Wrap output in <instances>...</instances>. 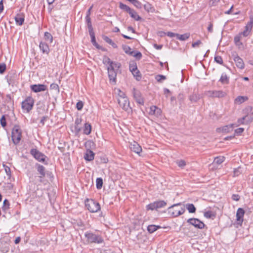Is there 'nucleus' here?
<instances>
[{
	"mask_svg": "<svg viewBox=\"0 0 253 253\" xmlns=\"http://www.w3.org/2000/svg\"><path fill=\"white\" fill-rule=\"evenodd\" d=\"M134 6L137 8L141 9L142 8V4L138 0H129V1Z\"/></svg>",
	"mask_w": 253,
	"mask_h": 253,
	"instance_id": "obj_43",
	"label": "nucleus"
},
{
	"mask_svg": "<svg viewBox=\"0 0 253 253\" xmlns=\"http://www.w3.org/2000/svg\"><path fill=\"white\" fill-rule=\"evenodd\" d=\"M133 97L135 99L136 101L139 104L143 105L144 104L143 98L141 96V93L139 91L133 89Z\"/></svg>",
	"mask_w": 253,
	"mask_h": 253,
	"instance_id": "obj_13",
	"label": "nucleus"
},
{
	"mask_svg": "<svg viewBox=\"0 0 253 253\" xmlns=\"http://www.w3.org/2000/svg\"><path fill=\"white\" fill-rule=\"evenodd\" d=\"M132 56L135 57L136 58L140 59L142 57V54L140 52H137L136 53H133Z\"/></svg>",
	"mask_w": 253,
	"mask_h": 253,
	"instance_id": "obj_60",
	"label": "nucleus"
},
{
	"mask_svg": "<svg viewBox=\"0 0 253 253\" xmlns=\"http://www.w3.org/2000/svg\"><path fill=\"white\" fill-rule=\"evenodd\" d=\"M34 101L32 97H28L22 103V108L26 110L28 112H29L33 108Z\"/></svg>",
	"mask_w": 253,
	"mask_h": 253,
	"instance_id": "obj_6",
	"label": "nucleus"
},
{
	"mask_svg": "<svg viewBox=\"0 0 253 253\" xmlns=\"http://www.w3.org/2000/svg\"><path fill=\"white\" fill-rule=\"evenodd\" d=\"M166 204V202L164 201H158L149 204L147 208L148 210H157L164 207Z\"/></svg>",
	"mask_w": 253,
	"mask_h": 253,
	"instance_id": "obj_7",
	"label": "nucleus"
},
{
	"mask_svg": "<svg viewBox=\"0 0 253 253\" xmlns=\"http://www.w3.org/2000/svg\"><path fill=\"white\" fill-rule=\"evenodd\" d=\"M190 37V34L189 33H185L183 35H179L178 34L176 35V37L177 39H178L180 41H185L187 39H188Z\"/></svg>",
	"mask_w": 253,
	"mask_h": 253,
	"instance_id": "obj_27",
	"label": "nucleus"
},
{
	"mask_svg": "<svg viewBox=\"0 0 253 253\" xmlns=\"http://www.w3.org/2000/svg\"><path fill=\"white\" fill-rule=\"evenodd\" d=\"M245 117H248V118L246 120H245L246 124H248L249 123L251 122L253 119L252 114H248L245 116Z\"/></svg>",
	"mask_w": 253,
	"mask_h": 253,
	"instance_id": "obj_51",
	"label": "nucleus"
},
{
	"mask_svg": "<svg viewBox=\"0 0 253 253\" xmlns=\"http://www.w3.org/2000/svg\"><path fill=\"white\" fill-rule=\"evenodd\" d=\"M220 0H211L209 4L211 6L215 5L218 1H219Z\"/></svg>",
	"mask_w": 253,
	"mask_h": 253,
	"instance_id": "obj_63",
	"label": "nucleus"
},
{
	"mask_svg": "<svg viewBox=\"0 0 253 253\" xmlns=\"http://www.w3.org/2000/svg\"><path fill=\"white\" fill-rule=\"evenodd\" d=\"M111 61L110 59V58L107 56H104L103 58V64L105 65H110V63H111Z\"/></svg>",
	"mask_w": 253,
	"mask_h": 253,
	"instance_id": "obj_50",
	"label": "nucleus"
},
{
	"mask_svg": "<svg viewBox=\"0 0 253 253\" xmlns=\"http://www.w3.org/2000/svg\"><path fill=\"white\" fill-rule=\"evenodd\" d=\"M204 216L207 218L213 219L215 217V214L213 211H209L204 213Z\"/></svg>",
	"mask_w": 253,
	"mask_h": 253,
	"instance_id": "obj_34",
	"label": "nucleus"
},
{
	"mask_svg": "<svg viewBox=\"0 0 253 253\" xmlns=\"http://www.w3.org/2000/svg\"><path fill=\"white\" fill-rule=\"evenodd\" d=\"M133 74V76L135 78L136 80L139 81L141 79V74L139 70L136 69V71H134L132 72H131Z\"/></svg>",
	"mask_w": 253,
	"mask_h": 253,
	"instance_id": "obj_45",
	"label": "nucleus"
},
{
	"mask_svg": "<svg viewBox=\"0 0 253 253\" xmlns=\"http://www.w3.org/2000/svg\"><path fill=\"white\" fill-rule=\"evenodd\" d=\"M16 23L18 25H22L24 21V16L20 14H17L15 17Z\"/></svg>",
	"mask_w": 253,
	"mask_h": 253,
	"instance_id": "obj_24",
	"label": "nucleus"
},
{
	"mask_svg": "<svg viewBox=\"0 0 253 253\" xmlns=\"http://www.w3.org/2000/svg\"><path fill=\"white\" fill-rule=\"evenodd\" d=\"M103 40L108 43L111 45L114 48H117V44L113 42V41L107 36L103 37Z\"/></svg>",
	"mask_w": 253,
	"mask_h": 253,
	"instance_id": "obj_33",
	"label": "nucleus"
},
{
	"mask_svg": "<svg viewBox=\"0 0 253 253\" xmlns=\"http://www.w3.org/2000/svg\"><path fill=\"white\" fill-rule=\"evenodd\" d=\"M234 61L236 66L239 69H243L245 67V64L243 59L240 58L237 54L232 55Z\"/></svg>",
	"mask_w": 253,
	"mask_h": 253,
	"instance_id": "obj_12",
	"label": "nucleus"
},
{
	"mask_svg": "<svg viewBox=\"0 0 253 253\" xmlns=\"http://www.w3.org/2000/svg\"><path fill=\"white\" fill-rule=\"evenodd\" d=\"M94 153L90 150H86L84 155V158L85 160L91 161L94 159Z\"/></svg>",
	"mask_w": 253,
	"mask_h": 253,
	"instance_id": "obj_21",
	"label": "nucleus"
},
{
	"mask_svg": "<svg viewBox=\"0 0 253 253\" xmlns=\"http://www.w3.org/2000/svg\"><path fill=\"white\" fill-rule=\"evenodd\" d=\"M85 205L87 209L91 212H96L100 209L99 204L92 199H87Z\"/></svg>",
	"mask_w": 253,
	"mask_h": 253,
	"instance_id": "obj_3",
	"label": "nucleus"
},
{
	"mask_svg": "<svg viewBox=\"0 0 253 253\" xmlns=\"http://www.w3.org/2000/svg\"><path fill=\"white\" fill-rule=\"evenodd\" d=\"M166 76L164 75H159L156 77V79L158 82H161L162 81L166 80Z\"/></svg>",
	"mask_w": 253,
	"mask_h": 253,
	"instance_id": "obj_52",
	"label": "nucleus"
},
{
	"mask_svg": "<svg viewBox=\"0 0 253 253\" xmlns=\"http://www.w3.org/2000/svg\"><path fill=\"white\" fill-rule=\"evenodd\" d=\"M103 180L101 178L96 179V187L97 189H101L102 187Z\"/></svg>",
	"mask_w": 253,
	"mask_h": 253,
	"instance_id": "obj_47",
	"label": "nucleus"
},
{
	"mask_svg": "<svg viewBox=\"0 0 253 253\" xmlns=\"http://www.w3.org/2000/svg\"><path fill=\"white\" fill-rule=\"evenodd\" d=\"M201 44H202L201 41L200 40H198L197 42H193L192 44V46L193 48H195V47L199 46V45Z\"/></svg>",
	"mask_w": 253,
	"mask_h": 253,
	"instance_id": "obj_61",
	"label": "nucleus"
},
{
	"mask_svg": "<svg viewBox=\"0 0 253 253\" xmlns=\"http://www.w3.org/2000/svg\"><path fill=\"white\" fill-rule=\"evenodd\" d=\"M225 160V157L223 156H219L215 158L213 161V164H216L218 165L221 164Z\"/></svg>",
	"mask_w": 253,
	"mask_h": 253,
	"instance_id": "obj_36",
	"label": "nucleus"
},
{
	"mask_svg": "<svg viewBox=\"0 0 253 253\" xmlns=\"http://www.w3.org/2000/svg\"><path fill=\"white\" fill-rule=\"evenodd\" d=\"M129 70L131 72H132L134 71H136V69H137V67L136 63H130L129 65Z\"/></svg>",
	"mask_w": 253,
	"mask_h": 253,
	"instance_id": "obj_49",
	"label": "nucleus"
},
{
	"mask_svg": "<svg viewBox=\"0 0 253 253\" xmlns=\"http://www.w3.org/2000/svg\"><path fill=\"white\" fill-rule=\"evenodd\" d=\"M84 106V103L82 101H79L77 103L76 107L78 110H81Z\"/></svg>",
	"mask_w": 253,
	"mask_h": 253,
	"instance_id": "obj_54",
	"label": "nucleus"
},
{
	"mask_svg": "<svg viewBox=\"0 0 253 253\" xmlns=\"http://www.w3.org/2000/svg\"><path fill=\"white\" fill-rule=\"evenodd\" d=\"M50 88L51 89H54V90H56L57 92L59 91V86L56 84H54V83L51 84L50 85Z\"/></svg>",
	"mask_w": 253,
	"mask_h": 253,
	"instance_id": "obj_53",
	"label": "nucleus"
},
{
	"mask_svg": "<svg viewBox=\"0 0 253 253\" xmlns=\"http://www.w3.org/2000/svg\"><path fill=\"white\" fill-rule=\"evenodd\" d=\"M0 124L2 127H4L6 125L5 116L3 115L0 119Z\"/></svg>",
	"mask_w": 253,
	"mask_h": 253,
	"instance_id": "obj_57",
	"label": "nucleus"
},
{
	"mask_svg": "<svg viewBox=\"0 0 253 253\" xmlns=\"http://www.w3.org/2000/svg\"><path fill=\"white\" fill-rule=\"evenodd\" d=\"M253 26V16L250 17V21L245 27V30L242 32L243 37H246L249 36L252 30Z\"/></svg>",
	"mask_w": 253,
	"mask_h": 253,
	"instance_id": "obj_9",
	"label": "nucleus"
},
{
	"mask_svg": "<svg viewBox=\"0 0 253 253\" xmlns=\"http://www.w3.org/2000/svg\"><path fill=\"white\" fill-rule=\"evenodd\" d=\"M9 208V201L7 200H4L3 201V205L2 207V210L6 212Z\"/></svg>",
	"mask_w": 253,
	"mask_h": 253,
	"instance_id": "obj_44",
	"label": "nucleus"
},
{
	"mask_svg": "<svg viewBox=\"0 0 253 253\" xmlns=\"http://www.w3.org/2000/svg\"><path fill=\"white\" fill-rule=\"evenodd\" d=\"M86 241L89 243L100 244L103 242L102 238L98 235L93 234L92 232H87L84 234Z\"/></svg>",
	"mask_w": 253,
	"mask_h": 253,
	"instance_id": "obj_2",
	"label": "nucleus"
},
{
	"mask_svg": "<svg viewBox=\"0 0 253 253\" xmlns=\"http://www.w3.org/2000/svg\"><path fill=\"white\" fill-rule=\"evenodd\" d=\"M44 38L45 41L49 42L50 43H51L52 42L53 37L50 33L47 32H45Z\"/></svg>",
	"mask_w": 253,
	"mask_h": 253,
	"instance_id": "obj_38",
	"label": "nucleus"
},
{
	"mask_svg": "<svg viewBox=\"0 0 253 253\" xmlns=\"http://www.w3.org/2000/svg\"><path fill=\"white\" fill-rule=\"evenodd\" d=\"M85 20H86V22L87 23L88 31L93 30V27L92 26L90 16H86Z\"/></svg>",
	"mask_w": 253,
	"mask_h": 253,
	"instance_id": "obj_42",
	"label": "nucleus"
},
{
	"mask_svg": "<svg viewBox=\"0 0 253 253\" xmlns=\"http://www.w3.org/2000/svg\"><path fill=\"white\" fill-rule=\"evenodd\" d=\"M245 214L244 210L242 208H239L236 212V220L237 223L242 225L243 221V217Z\"/></svg>",
	"mask_w": 253,
	"mask_h": 253,
	"instance_id": "obj_15",
	"label": "nucleus"
},
{
	"mask_svg": "<svg viewBox=\"0 0 253 253\" xmlns=\"http://www.w3.org/2000/svg\"><path fill=\"white\" fill-rule=\"evenodd\" d=\"M31 155L39 162H44L45 156L36 149H32L30 152Z\"/></svg>",
	"mask_w": 253,
	"mask_h": 253,
	"instance_id": "obj_10",
	"label": "nucleus"
},
{
	"mask_svg": "<svg viewBox=\"0 0 253 253\" xmlns=\"http://www.w3.org/2000/svg\"><path fill=\"white\" fill-rule=\"evenodd\" d=\"M243 36V34H242V32L240 33L239 35H237L234 38V42L236 45L240 46L243 44L241 42H240V40L242 38V37Z\"/></svg>",
	"mask_w": 253,
	"mask_h": 253,
	"instance_id": "obj_28",
	"label": "nucleus"
},
{
	"mask_svg": "<svg viewBox=\"0 0 253 253\" xmlns=\"http://www.w3.org/2000/svg\"><path fill=\"white\" fill-rule=\"evenodd\" d=\"M244 129L243 128H238L235 130V132L237 134H240L244 131Z\"/></svg>",
	"mask_w": 253,
	"mask_h": 253,
	"instance_id": "obj_62",
	"label": "nucleus"
},
{
	"mask_svg": "<svg viewBox=\"0 0 253 253\" xmlns=\"http://www.w3.org/2000/svg\"><path fill=\"white\" fill-rule=\"evenodd\" d=\"M119 8L126 11V12H127V13H129V12L130 11V10H131V8L129 7L128 6L126 5V4H125L124 3H123L122 2H120L119 3Z\"/></svg>",
	"mask_w": 253,
	"mask_h": 253,
	"instance_id": "obj_31",
	"label": "nucleus"
},
{
	"mask_svg": "<svg viewBox=\"0 0 253 253\" xmlns=\"http://www.w3.org/2000/svg\"><path fill=\"white\" fill-rule=\"evenodd\" d=\"M6 69V65L5 64H0V73L2 74Z\"/></svg>",
	"mask_w": 253,
	"mask_h": 253,
	"instance_id": "obj_59",
	"label": "nucleus"
},
{
	"mask_svg": "<svg viewBox=\"0 0 253 253\" xmlns=\"http://www.w3.org/2000/svg\"><path fill=\"white\" fill-rule=\"evenodd\" d=\"M219 81L222 84H228L229 78L225 73H222Z\"/></svg>",
	"mask_w": 253,
	"mask_h": 253,
	"instance_id": "obj_25",
	"label": "nucleus"
},
{
	"mask_svg": "<svg viewBox=\"0 0 253 253\" xmlns=\"http://www.w3.org/2000/svg\"><path fill=\"white\" fill-rule=\"evenodd\" d=\"M187 222L199 229H203L205 227L204 223L197 218H189Z\"/></svg>",
	"mask_w": 253,
	"mask_h": 253,
	"instance_id": "obj_11",
	"label": "nucleus"
},
{
	"mask_svg": "<svg viewBox=\"0 0 253 253\" xmlns=\"http://www.w3.org/2000/svg\"><path fill=\"white\" fill-rule=\"evenodd\" d=\"M149 114L159 117L162 114V110L156 106H152L150 108Z\"/></svg>",
	"mask_w": 253,
	"mask_h": 253,
	"instance_id": "obj_17",
	"label": "nucleus"
},
{
	"mask_svg": "<svg viewBox=\"0 0 253 253\" xmlns=\"http://www.w3.org/2000/svg\"><path fill=\"white\" fill-rule=\"evenodd\" d=\"M241 167H238V168L234 169V171H233V176L234 177L238 176L242 173V171L241 170Z\"/></svg>",
	"mask_w": 253,
	"mask_h": 253,
	"instance_id": "obj_48",
	"label": "nucleus"
},
{
	"mask_svg": "<svg viewBox=\"0 0 253 253\" xmlns=\"http://www.w3.org/2000/svg\"><path fill=\"white\" fill-rule=\"evenodd\" d=\"M82 119L81 118H77L75 120V126H79L82 123Z\"/></svg>",
	"mask_w": 253,
	"mask_h": 253,
	"instance_id": "obj_64",
	"label": "nucleus"
},
{
	"mask_svg": "<svg viewBox=\"0 0 253 253\" xmlns=\"http://www.w3.org/2000/svg\"><path fill=\"white\" fill-rule=\"evenodd\" d=\"M200 98V95L197 94H193L189 96V100L192 102H196Z\"/></svg>",
	"mask_w": 253,
	"mask_h": 253,
	"instance_id": "obj_35",
	"label": "nucleus"
},
{
	"mask_svg": "<svg viewBox=\"0 0 253 253\" xmlns=\"http://www.w3.org/2000/svg\"><path fill=\"white\" fill-rule=\"evenodd\" d=\"M181 205V203L174 204L169 208V212L173 217H177L185 212L184 207H178Z\"/></svg>",
	"mask_w": 253,
	"mask_h": 253,
	"instance_id": "obj_1",
	"label": "nucleus"
},
{
	"mask_svg": "<svg viewBox=\"0 0 253 253\" xmlns=\"http://www.w3.org/2000/svg\"><path fill=\"white\" fill-rule=\"evenodd\" d=\"M122 47L126 53L130 55H132L134 53L133 51H131V49L129 46L127 45H123Z\"/></svg>",
	"mask_w": 253,
	"mask_h": 253,
	"instance_id": "obj_37",
	"label": "nucleus"
},
{
	"mask_svg": "<svg viewBox=\"0 0 253 253\" xmlns=\"http://www.w3.org/2000/svg\"><path fill=\"white\" fill-rule=\"evenodd\" d=\"M30 87L31 89L35 92H39L45 91L47 89L46 85L43 84L31 85Z\"/></svg>",
	"mask_w": 253,
	"mask_h": 253,
	"instance_id": "obj_14",
	"label": "nucleus"
},
{
	"mask_svg": "<svg viewBox=\"0 0 253 253\" xmlns=\"http://www.w3.org/2000/svg\"><path fill=\"white\" fill-rule=\"evenodd\" d=\"M186 209L190 213H194L196 211V208L192 204H187L185 205Z\"/></svg>",
	"mask_w": 253,
	"mask_h": 253,
	"instance_id": "obj_32",
	"label": "nucleus"
},
{
	"mask_svg": "<svg viewBox=\"0 0 253 253\" xmlns=\"http://www.w3.org/2000/svg\"><path fill=\"white\" fill-rule=\"evenodd\" d=\"M234 124H230L229 125H227L224 126L222 127L218 128L217 129V131L218 132H222L224 133H228L232 131L234 128Z\"/></svg>",
	"mask_w": 253,
	"mask_h": 253,
	"instance_id": "obj_19",
	"label": "nucleus"
},
{
	"mask_svg": "<svg viewBox=\"0 0 253 253\" xmlns=\"http://www.w3.org/2000/svg\"><path fill=\"white\" fill-rule=\"evenodd\" d=\"M214 60L218 64H222L223 60L222 58L219 56H216L214 57Z\"/></svg>",
	"mask_w": 253,
	"mask_h": 253,
	"instance_id": "obj_56",
	"label": "nucleus"
},
{
	"mask_svg": "<svg viewBox=\"0 0 253 253\" xmlns=\"http://www.w3.org/2000/svg\"><path fill=\"white\" fill-rule=\"evenodd\" d=\"M205 95L209 97L222 98L226 95V93L222 90H208L204 93Z\"/></svg>",
	"mask_w": 253,
	"mask_h": 253,
	"instance_id": "obj_5",
	"label": "nucleus"
},
{
	"mask_svg": "<svg viewBox=\"0 0 253 253\" xmlns=\"http://www.w3.org/2000/svg\"><path fill=\"white\" fill-rule=\"evenodd\" d=\"M144 8L145 10L148 12H155V8L149 2H146L143 5Z\"/></svg>",
	"mask_w": 253,
	"mask_h": 253,
	"instance_id": "obj_23",
	"label": "nucleus"
},
{
	"mask_svg": "<svg viewBox=\"0 0 253 253\" xmlns=\"http://www.w3.org/2000/svg\"><path fill=\"white\" fill-rule=\"evenodd\" d=\"M38 171L41 174V177L45 176V168L43 166L39 165L38 167Z\"/></svg>",
	"mask_w": 253,
	"mask_h": 253,
	"instance_id": "obj_41",
	"label": "nucleus"
},
{
	"mask_svg": "<svg viewBox=\"0 0 253 253\" xmlns=\"http://www.w3.org/2000/svg\"><path fill=\"white\" fill-rule=\"evenodd\" d=\"M247 118L248 117L244 116L243 117L239 119L238 120V125L246 124L245 120H246Z\"/></svg>",
	"mask_w": 253,
	"mask_h": 253,
	"instance_id": "obj_58",
	"label": "nucleus"
},
{
	"mask_svg": "<svg viewBox=\"0 0 253 253\" xmlns=\"http://www.w3.org/2000/svg\"><path fill=\"white\" fill-rule=\"evenodd\" d=\"M118 103L120 106L125 111H128L130 109L129 107V102L127 97L118 98Z\"/></svg>",
	"mask_w": 253,
	"mask_h": 253,
	"instance_id": "obj_8",
	"label": "nucleus"
},
{
	"mask_svg": "<svg viewBox=\"0 0 253 253\" xmlns=\"http://www.w3.org/2000/svg\"><path fill=\"white\" fill-rule=\"evenodd\" d=\"M41 50L42 51L43 53L48 54L49 52V48L48 44L44 42H41L39 45Z\"/></svg>",
	"mask_w": 253,
	"mask_h": 253,
	"instance_id": "obj_20",
	"label": "nucleus"
},
{
	"mask_svg": "<svg viewBox=\"0 0 253 253\" xmlns=\"http://www.w3.org/2000/svg\"><path fill=\"white\" fill-rule=\"evenodd\" d=\"M130 16L136 21H140L141 20V17L137 14V12L133 9H131L129 12Z\"/></svg>",
	"mask_w": 253,
	"mask_h": 253,
	"instance_id": "obj_22",
	"label": "nucleus"
},
{
	"mask_svg": "<svg viewBox=\"0 0 253 253\" xmlns=\"http://www.w3.org/2000/svg\"><path fill=\"white\" fill-rule=\"evenodd\" d=\"M130 149L131 151L134 152L139 154L142 151L141 147L139 145L138 143L134 141L133 143H130L129 146Z\"/></svg>",
	"mask_w": 253,
	"mask_h": 253,
	"instance_id": "obj_18",
	"label": "nucleus"
},
{
	"mask_svg": "<svg viewBox=\"0 0 253 253\" xmlns=\"http://www.w3.org/2000/svg\"><path fill=\"white\" fill-rule=\"evenodd\" d=\"M116 93L118 95V98H126L127 97L126 94L123 91H121L119 88L116 89Z\"/></svg>",
	"mask_w": 253,
	"mask_h": 253,
	"instance_id": "obj_46",
	"label": "nucleus"
},
{
	"mask_svg": "<svg viewBox=\"0 0 253 253\" xmlns=\"http://www.w3.org/2000/svg\"><path fill=\"white\" fill-rule=\"evenodd\" d=\"M11 137L13 142L15 144L19 143L22 137V131L19 126H14L12 131Z\"/></svg>",
	"mask_w": 253,
	"mask_h": 253,
	"instance_id": "obj_4",
	"label": "nucleus"
},
{
	"mask_svg": "<svg viewBox=\"0 0 253 253\" xmlns=\"http://www.w3.org/2000/svg\"><path fill=\"white\" fill-rule=\"evenodd\" d=\"M108 76L110 81L113 83L115 84L116 82L117 73L115 70L112 69L111 67H107Z\"/></svg>",
	"mask_w": 253,
	"mask_h": 253,
	"instance_id": "obj_16",
	"label": "nucleus"
},
{
	"mask_svg": "<svg viewBox=\"0 0 253 253\" xmlns=\"http://www.w3.org/2000/svg\"><path fill=\"white\" fill-rule=\"evenodd\" d=\"M121 66V64L118 62H114L113 61L111 62L110 65L107 67H111L112 69L115 70L116 69H118Z\"/></svg>",
	"mask_w": 253,
	"mask_h": 253,
	"instance_id": "obj_40",
	"label": "nucleus"
},
{
	"mask_svg": "<svg viewBox=\"0 0 253 253\" xmlns=\"http://www.w3.org/2000/svg\"><path fill=\"white\" fill-rule=\"evenodd\" d=\"M91 130V125L88 123H86L84 124V128L83 129L84 133L86 135H88L90 133Z\"/></svg>",
	"mask_w": 253,
	"mask_h": 253,
	"instance_id": "obj_26",
	"label": "nucleus"
},
{
	"mask_svg": "<svg viewBox=\"0 0 253 253\" xmlns=\"http://www.w3.org/2000/svg\"><path fill=\"white\" fill-rule=\"evenodd\" d=\"M89 35L91 37V42L92 43V44L95 46L96 47H97V48H98V44L96 43V41H95V34H94V33L93 32V30H92V31H89Z\"/></svg>",
	"mask_w": 253,
	"mask_h": 253,
	"instance_id": "obj_29",
	"label": "nucleus"
},
{
	"mask_svg": "<svg viewBox=\"0 0 253 253\" xmlns=\"http://www.w3.org/2000/svg\"><path fill=\"white\" fill-rule=\"evenodd\" d=\"M176 164L180 168H183L186 165L185 161L182 160L177 161Z\"/></svg>",
	"mask_w": 253,
	"mask_h": 253,
	"instance_id": "obj_55",
	"label": "nucleus"
},
{
	"mask_svg": "<svg viewBox=\"0 0 253 253\" xmlns=\"http://www.w3.org/2000/svg\"><path fill=\"white\" fill-rule=\"evenodd\" d=\"M160 228L161 227L160 226L150 225L147 227V230L150 233H152Z\"/></svg>",
	"mask_w": 253,
	"mask_h": 253,
	"instance_id": "obj_30",
	"label": "nucleus"
},
{
	"mask_svg": "<svg viewBox=\"0 0 253 253\" xmlns=\"http://www.w3.org/2000/svg\"><path fill=\"white\" fill-rule=\"evenodd\" d=\"M247 99V97L239 96L235 99V102L237 104H241Z\"/></svg>",
	"mask_w": 253,
	"mask_h": 253,
	"instance_id": "obj_39",
	"label": "nucleus"
}]
</instances>
